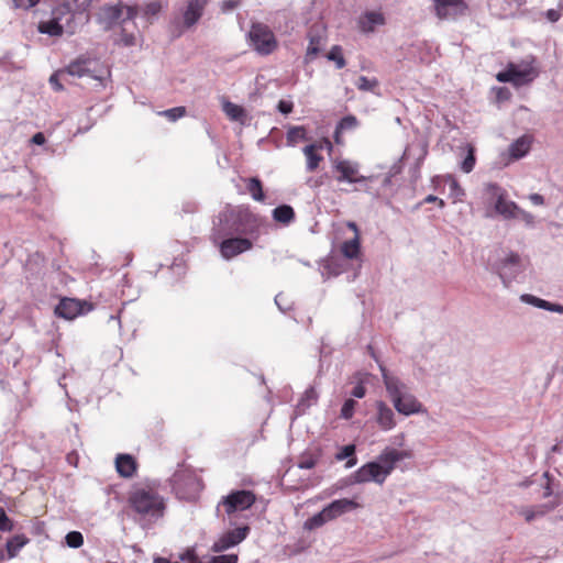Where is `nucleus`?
Returning <instances> with one entry per match:
<instances>
[{"instance_id":"f257e3e1","label":"nucleus","mask_w":563,"mask_h":563,"mask_svg":"<svg viewBox=\"0 0 563 563\" xmlns=\"http://www.w3.org/2000/svg\"><path fill=\"white\" fill-rule=\"evenodd\" d=\"M263 224V218L254 213L249 206H227L216 217L210 239L217 243L225 236L236 234L256 240Z\"/></svg>"},{"instance_id":"f03ea898","label":"nucleus","mask_w":563,"mask_h":563,"mask_svg":"<svg viewBox=\"0 0 563 563\" xmlns=\"http://www.w3.org/2000/svg\"><path fill=\"white\" fill-rule=\"evenodd\" d=\"M129 507L142 518L158 519L165 511L164 498L157 487L152 484H139L133 486L128 495Z\"/></svg>"},{"instance_id":"7ed1b4c3","label":"nucleus","mask_w":563,"mask_h":563,"mask_svg":"<svg viewBox=\"0 0 563 563\" xmlns=\"http://www.w3.org/2000/svg\"><path fill=\"white\" fill-rule=\"evenodd\" d=\"M409 457L411 453L408 451L385 450L377 461L364 464L354 473V482L361 484L373 481L382 485L394 471L396 463Z\"/></svg>"},{"instance_id":"20e7f679","label":"nucleus","mask_w":563,"mask_h":563,"mask_svg":"<svg viewBox=\"0 0 563 563\" xmlns=\"http://www.w3.org/2000/svg\"><path fill=\"white\" fill-rule=\"evenodd\" d=\"M382 371L388 396L399 413L410 416L426 411L422 404L412 394L406 391V386L398 378L388 375L384 368Z\"/></svg>"},{"instance_id":"39448f33","label":"nucleus","mask_w":563,"mask_h":563,"mask_svg":"<svg viewBox=\"0 0 563 563\" xmlns=\"http://www.w3.org/2000/svg\"><path fill=\"white\" fill-rule=\"evenodd\" d=\"M172 487L177 498L194 501L202 490L203 484L194 470H177L170 478Z\"/></svg>"},{"instance_id":"423d86ee","label":"nucleus","mask_w":563,"mask_h":563,"mask_svg":"<svg viewBox=\"0 0 563 563\" xmlns=\"http://www.w3.org/2000/svg\"><path fill=\"white\" fill-rule=\"evenodd\" d=\"M539 75L534 66V59L521 60L520 63H508L503 71L496 75L499 82H510L515 87L531 84Z\"/></svg>"},{"instance_id":"0eeeda50","label":"nucleus","mask_w":563,"mask_h":563,"mask_svg":"<svg viewBox=\"0 0 563 563\" xmlns=\"http://www.w3.org/2000/svg\"><path fill=\"white\" fill-rule=\"evenodd\" d=\"M250 46L261 56L275 53L279 43L273 30L265 23L253 22L247 33Z\"/></svg>"},{"instance_id":"6e6552de","label":"nucleus","mask_w":563,"mask_h":563,"mask_svg":"<svg viewBox=\"0 0 563 563\" xmlns=\"http://www.w3.org/2000/svg\"><path fill=\"white\" fill-rule=\"evenodd\" d=\"M123 12H125V18L122 19V24L125 25L128 21H131L135 25L133 21L137 15V8L124 5L122 2L101 7L98 13V21L103 24L104 29H111L120 21Z\"/></svg>"},{"instance_id":"1a4fd4ad","label":"nucleus","mask_w":563,"mask_h":563,"mask_svg":"<svg viewBox=\"0 0 563 563\" xmlns=\"http://www.w3.org/2000/svg\"><path fill=\"white\" fill-rule=\"evenodd\" d=\"M487 196L495 200V210L506 219H514L523 213V211L515 203L506 199L507 192L497 184H487L485 186Z\"/></svg>"},{"instance_id":"9d476101","label":"nucleus","mask_w":563,"mask_h":563,"mask_svg":"<svg viewBox=\"0 0 563 563\" xmlns=\"http://www.w3.org/2000/svg\"><path fill=\"white\" fill-rule=\"evenodd\" d=\"M255 501L256 496L253 492L245 489L233 490L221 499L219 507L222 506L230 516L234 512L250 509Z\"/></svg>"},{"instance_id":"9b49d317","label":"nucleus","mask_w":563,"mask_h":563,"mask_svg":"<svg viewBox=\"0 0 563 563\" xmlns=\"http://www.w3.org/2000/svg\"><path fill=\"white\" fill-rule=\"evenodd\" d=\"M216 244L219 246L221 256L225 260H231L253 249L252 239L241 235L225 236L218 241Z\"/></svg>"},{"instance_id":"f8f14e48","label":"nucleus","mask_w":563,"mask_h":563,"mask_svg":"<svg viewBox=\"0 0 563 563\" xmlns=\"http://www.w3.org/2000/svg\"><path fill=\"white\" fill-rule=\"evenodd\" d=\"M92 305L75 298H62L59 303L55 307V314L66 320H74L78 316L91 311Z\"/></svg>"},{"instance_id":"ddd939ff","label":"nucleus","mask_w":563,"mask_h":563,"mask_svg":"<svg viewBox=\"0 0 563 563\" xmlns=\"http://www.w3.org/2000/svg\"><path fill=\"white\" fill-rule=\"evenodd\" d=\"M433 7L440 20H455L465 15L468 10L465 0H433Z\"/></svg>"},{"instance_id":"4468645a","label":"nucleus","mask_w":563,"mask_h":563,"mask_svg":"<svg viewBox=\"0 0 563 563\" xmlns=\"http://www.w3.org/2000/svg\"><path fill=\"white\" fill-rule=\"evenodd\" d=\"M69 15V20L73 19L70 8L68 4H63L53 11V19L49 21H42L38 23L37 30L40 33L48 34L51 36H60L64 33V26L60 23L62 15Z\"/></svg>"},{"instance_id":"2eb2a0df","label":"nucleus","mask_w":563,"mask_h":563,"mask_svg":"<svg viewBox=\"0 0 563 563\" xmlns=\"http://www.w3.org/2000/svg\"><path fill=\"white\" fill-rule=\"evenodd\" d=\"M209 0H186L181 9L183 26L191 29L202 18Z\"/></svg>"},{"instance_id":"dca6fc26","label":"nucleus","mask_w":563,"mask_h":563,"mask_svg":"<svg viewBox=\"0 0 563 563\" xmlns=\"http://www.w3.org/2000/svg\"><path fill=\"white\" fill-rule=\"evenodd\" d=\"M250 527H239L233 530L224 532L220 538L212 544L211 550L216 553L223 552L239 543H241L249 534Z\"/></svg>"},{"instance_id":"f3484780","label":"nucleus","mask_w":563,"mask_h":563,"mask_svg":"<svg viewBox=\"0 0 563 563\" xmlns=\"http://www.w3.org/2000/svg\"><path fill=\"white\" fill-rule=\"evenodd\" d=\"M333 168L336 173H339V176L336 177L339 183L346 181L350 184H355L363 183L367 179L365 176L360 175L357 164L347 159L336 161L333 165Z\"/></svg>"},{"instance_id":"a211bd4d","label":"nucleus","mask_w":563,"mask_h":563,"mask_svg":"<svg viewBox=\"0 0 563 563\" xmlns=\"http://www.w3.org/2000/svg\"><path fill=\"white\" fill-rule=\"evenodd\" d=\"M346 227L353 231L354 235L352 239L344 241L341 246L340 251L342 255L347 260H356L361 255V234L358 227L355 222L349 221L346 223Z\"/></svg>"},{"instance_id":"6ab92c4d","label":"nucleus","mask_w":563,"mask_h":563,"mask_svg":"<svg viewBox=\"0 0 563 563\" xmlns=\"http://www.w3.org/2000/svg\"><path fill=\"white\" fill-rule=\"evenodd\" d=\"M560 499L558 496H554L552 500L547 504L532 506V507H521L518 509V515L521 516L526 522L530 523L537 518H541L547 515L549 511L553 510L556 506H559Z\"/></svg>"},{"instance_id":"aec40b11","label":"nucleus","mask_w":563,"mask_h":563,"mask_svg":"<svg viewBox=\"0 0 563 563\" xmlns=\"http://www.w3.org/2000/svg\"><path fill=\"white\" fill-rule=\"evenodd\" d=\"M386 23L385 15L380 11H366L357 19V27L362 33H372L376 26Z\"/></svg>"},{"instance_id":"412c9836","label":"nucleus","mask_w":563,"mask_h":563,"mask_svg":"<svg viewBox=\"0 0 563 563\" xmlns=\"http://www.w3.org/2000/svg\"><path fill=\"white\" fill-rule=\"evenodd\" d=\"M376 423L383 431H389L397 424L395 413L384 401H376Z\"/></svg>"},{"instance_id":"4be33fe9","label":"nucleus","mask_w":563,"mask_h":563,"mask_svg":"<svg viewBox=\"0 0 563 563\" xmlns=\"http://www.w3.org/2000/svg\"><path fill=\"white\" fill-rule=\"evenodd\" d=\"M360 504L355 500L342 498L336 499L330 503L328 506L323 508L329 521L336 519L341 515L351 511L353 509H357Z\"/></svg>"},{"instance_id":"5701e85b","label":"nucleus","mask_w":563,"mask_h":563,"mask_svg":"<svg viewBox=\"0 0 563 563\" xmlns=\"http://www.w3.org/2000/svg\"><path fill=\"white\" fill-rule=\"evenodd\" d=\"M139 464L131 454H118L115 457V470L123 478H131L137 472Z\"/></svg>"},{"instance_id":"b1692460","label":"nucleus","mask_w":563,"mask_h":563,"mask_svg":"<svg viewBox=\"0 0 563 563\" xmlns=\"http://www.w3.org/2000/svg\"><path fill=\"white\" fill-rule=\"evenodd\" d=\"M91 63V58L81 55L75 60H73L65 69H62V73H66L67 75L77 77L92 76L90 69Z\"/></svg>"},{"instance_id":"393cba45","label":"nucleus","mask_w":563,"mask_h":563,"mask_svg":"<svg viewBox=\"0 0 563 563\" xmlns=\"http://www.w3.org/2000/svg\"><path fill=\"white\" fill-rule=\"evenodd\" d=\"M322 150V143L309 144L303 147V154L307 159V170L314 172L320 163L323 161V156L319 153Z\"/></svg>"},{"instance_id":"a878e982","label":"nucleus","mask_w":563,"mask_h":563,"mask_svg":"<svg viewBox=\"0 0 563 563\" xmlns=\"http://www.w3.org/2000/svg\"><path fill=\"white\" fill-rule=\"evenodd\" d=\"M30 542V539L23 534H14L10 537L5 542L7 558L8 560L18 556L19 552Z\"/></svg>"},{"instance_id":"bb28decb","label":"nucleus","mask_w":563,"mask_h":563,"mask_svg":"<svg viewBox=\"0 0 563 563\" xmlns=\"http://www.w3.org/2000/svg\"><path fill=\"white\" fill-rule=\"evenodd\" d=\"M530 146H531L530 137L521 136L510 145L509 154L515 159L521 158L529 152Z\"/></svg>"},{"instance_id":"cd10ccee","label":"nucleus","mask_w":563,"mask_h":563,"mask_svg":"<svg viewBox=\"0 0 563 563\" xmlns=\"http://www.w3.org/2000/svg\"><path fill=\"white\" fill-rule=\"evenodd\" d=\"M307 129L302 125L289 126L286 133V143L288 146H296L299 142L306 141Z\"/></svg>"},{"instance_id":"c85d7f7f","label":"nucleus","mask_w":563,"mask_h":563,"mask_svg":"<svg viewBox=\"0 0 563 563\" xmlns=\"http://www.w3.org/2000/svg\"><path fill=\"white\" fill-rule=\"evenodd\" d=\"M308 40L309 44L307 47L306 57L313 58L320 53L324 38L321 34L314 33V31L311 30L308 34Z\"/></svg>"},{"instance_id":"c756f323","label":"nucleus","mask_w":563,"mask_h":563,"mask_svg":"<svg viewBox=\"0 0 563 563\" xmlns=\"http://www.w3.org/2000/svg\"><path fill=\"white\" fill-rule=\"evenodd\" d=\"M273 218L283 224H289L295 219V211L290 206L282 205L273 210Z\"/></svg>"},{"instance_id":"7c9ffc66","label":"nucleus","mask_w":563,"mask_h":563,"mask_svg":"<svg viewBox=\"0 0 563 563\" xmlns=\"http://www.w3.org/2000/svg\"><path fill=\"white\" fill-rule=\"evenodd\" d=\"M358 124V120L354 115H346L342 118L336 125L335 132H334V141L336 144L341 143L340 134L343 131L355 129Z\"/></svg>"},{"instance_id":"2f4dec72","label":"nucleus","mask_w":563,"mask_h":563,"mask_svg":"<svg viewBox=\"0 0 563 563\" xmlns=\"http://www.w3.org/2000/svg\"><path fill=\"white\" fill-rule=\"evenodd\" d=\"M247 191L255 201L263 202L265 200V194L263 190L262 181L257 177L247 179L246 184Z\"/></svg>"},{"instance_id":"473e14b6","label":"nucleus","mask_w":563,"mask_h":563,"mask_svg":"<svg viewBox=\"0 0 563 563\" xmlns=\"http://www.w3.org/2000/svg\"><path fill=\"white\" fill-rule=\"evenodd\" d=\"M335 459L338 461H343L345 459H349L345 466L347 468L353 467L357 460L355 457V445L354 444H347L340 449V451L335 454Z\"/></svg>"},{"instance_id":"72a5a7b5","label":"nucleus","mask_w":563,"mask_h":563,"mask_svg":"<svg viewBox=\"0 0 563 563\" xmlns=\"http://www.w3.org/2000/svg\"><path fill=\"white\" fill-rule=\"evenodd\" d=\"M223 111L232 121H241L245 117L244 109L241 106L230 101H225L223 103Z\"/></svg>"},{"instance_id":"f704fd0d","label":"nucleus","mask_w":563,"mask_h":563,"mask_svg":"<svg viewBox=\"0 0 563 563\" xmlns=\"http://www.w3.org/2000/svg\"><path fill=\"white\" fill-rule=\"evenodd\" d=\"M327 58L334 62L338 69H342L346 65V60L343 56V49L340 45H333L327 54Z\"/></svg>"},{"instance_id":"c9c22d12","label":"nucleus","mask_w":563,"mask_h":563,"mask_svg":"<svg viewBox=\"0 0 563 563\" xmlns=\"http://www.w3.org/2000/svg\"><path fill=\"white\" fill-rule=\"evenodd\" d=\"M466 150H467V155L461 164V169L464 173L468 174L474 169V166L476 163V157H475V147L472 144H467Z\"/></svg>"},{"instance_id":"e433bc0d","label":"nucleus","mask_w":563,"mask_h":563,"mask_svg":"<svg viewBox=\"0 0 563 563\" xmlns=\"http://www.w3.org/2000/svg\"><path fill=\"white\" fill-rule=\"evenodd\" d=\"M329 519L325 515V511L322 509L320 512L313 515L305 522V527L309 530L317 529L328 522Z\"/></svg>"},{"instance_id":"4c0bfd02","label":"nucleus","mask_w":563,"mask_h":563,"mask_svg":"<svg viewBox=\"0 0 563 563\" xmlns=\"http://www.w3.org/2000/svg\"><path fill=\"white\" fill-rule=\"evenodd\" d=\"M317 400H318V393H317L316 388L309 387L303 393L298 406L302 407V408H307V407H310L312 404L317 402Z\"/></svg>"},{"instance_id":"58836bf2","label":"nucleus","mask_w":563,"mask_h":563,"mask_svg":"<svg viewBox=\"0 0 563 563\" xmlns=\"http://www.w3.org/2000/svg\"><path fill=\"white\" fill-rule=\"evenodd\" d=\"M521 300L527 302V303H530L534 307H538V308H541V309H544V310H548L550 311V308H551V302L550 301H547L544 299H541V298H538L533 295H522L521 296Z\"/></svg>"},{"instance_id":"ea45409f","label":"nucleus","mask_w":563,"mask_h":563,"mask_svg":"<svg viewBox=\"0 0 563 563\" xmlns=\"http://www.w3.org/2000/svg\"><path fill=\"white\" fill-rule=\"evenodd\" d=\"M355 85L358 90L373 91L378 86V80L376 78L369 79L365 76H361Z\"/></svg>"},{"instance_id":"a19ab883","label":"nucleus","mask_w":563,"mask_h":563,"mask_svg":"<svg viewBox=\"0 0 563 563\" xmlns=\"http://www.w3.org/2000/svg\"><path fill=\"white\" fill-rule=\"evenodd\" d=\"M158 114L167 118L169 121H176V120L185 117L186 108L185 107H175L172 109L161 111V112H158Z\"/></svg>"},{"instance_id":"79ce46f5","label":"nucleus","mask_w":563,"mask_h":563,"mask_svg":"<svg viewBox=\"0 0 563 563\" xmlns=\"http://www.w3.org/2000/svg\"><path fill=\"white\" fill-rule=\"evenodd\" d=\"M356 406V400L352 398L346 399L341 408L340 417L346 420L351 419L354 415Z\"/></svg>"},{"instance_id":"37998d69","label":"nucleus","mask_w":563,"mask_h":563,"mask_svg":"<svg viewBox=\"0 0 563 563\" xmlns=\"http://www.w3.org/2000/svg\"><path fill=\"white\" fill-rule=\"evenodd\" d=\"M66 543L69 548H80L84 544V537L79 531H70L65 537Z\"/></svg>"},{"instance_id":"c03bdc74","label":"nucleus","mask_w":563,"mask_h":563,"mask_svg":"<svg viewBox=\"0 0 563 563\" xmlns=\"http://www.w3.org/2000/svg\"><path fill=\"white\" fill-rule=\"evenodd\" d=\"M318 463V459L312 454H303L298 461V467L302 470H311Z\"/></svg>"},{"instance_id":"a18cd8bd","label":"nucleus","mask_w":563,"mask_h":563,"mask_svg":"<svg viewBox=\"0 0 563 563\" xmlns=\"http://www.w3.org/2000/svg\"><path fill=\"white\" fill-rule=\"evenodd\" d=\"M161 9H162L161 1L154 0V1L148 2L144 7V14L147 16H153V15H156L161 11Z\"/></svg>"},{"instance_id":"49530a36","label":"nucleus","mask_w":563,"mask_h":563,"mask_svg":"<svg viewBox=\"0 0 563 563\" xmlns=\"http://www.w3.org/2000/svg\"><path fill=\"white\" fill-rule=\"evenodd\" d=\"M208 563H238V555H218L213 556Z\"/></svg>"},{"instance_id":"de8ad7c7","label":"nucleus","mask_w":563,"mask_h":563,"mask_svg":"<svg viewBox=\"0 0 563 563\" xmlns=\"http://www.w3.org/2000/svg\"><path fill=\"white\" fill-rule=\"evenodd\" d=\"M14 8L29 10L35 7L40 0H12Z\"/></svg>"},{"instance_id":"09e8293b","label":"nucleus","mask_w":563,"mask_h":563,"mask_svg":"<svg viewBox=\"0 0 563 563\" xmlns=\"http://www.w3.org/2000/svg\"><path fill=\"white\" fill-rule=\"evenodd\" d=\"M135 35L133 33H128L126 32V27L123 26L122 29V35H121V43L125 46H132V45H135L136 41H135Z\"/></svg>"},{"instance_id":"8fccbe9b","label":"nucleus","mask_w":563,"mask_h":563,"mask_svg":"<svg viewBox=\"0 0 563 563\" xmlns=\"http://www.w3.org/2000/svg\"><path fill=\"white\" fill-rule=\"evenodd\" d=\"M66 73H62V69L54 73L51 77H49V84L52 85L53 89L55 91H62L64 89L63 85L59 82L58 80V77L59 76H64Z\"/></svg>"},{"instance_id":"3c124183","label":"nucleus","mask_w":563,"mask_h":563,"mask_svg":"<svg viewBox=\"0 0 563 563\" xmlns=\"http://www.w3.org/2000/svg\"><path fill=\"white\" fill-rule=\"evenodd\" d=\"M278 110L284 113L288 114L292 111L294 104L290 101L280 100L277 106Z\"/></svg>"},{"instance_id":"603ef678","label":"nucleus","mask_w":563,"mask_h":563,"mask_svg":"<svg viewBox=\"0 0 563 563\" xmlns=\"http://www.w3.org/2000/svg\"><path fill=\"white\" fill-rule=\"evenodd\" d=\"M543 477L545 478V486H544V490H543V497L544 498H549L553 495V492H552V488H551V483H550V477H549V473L545 472L543 474Z\"/></svg>"},{"instance_id":"864d4df0","label":"nucleus","mask_w":563,"mask_h":563,"mask_svg":"<svg viewBox=\"0 0 563 563\" xmlns=\"http://www.w3.org/2000/svg\"><path fill=\"white\" fill-rule=\"evenodd\" d=\"M366 394V388L363 384H357L351 391V395L355 398H363Z\"/></svg>"},{"instance_id":"5fc2aeb1","label":"nucleus","mask_w":563,"mask_h":563,"mask_svg":"<svg viewBox=\"0 0 563 563\" xmlns=\"http://www.w3.org/2000/svg\"><path fill=\"white\" fill-rule=\"evenodd\" d=\"M239 5V1L236 0H225L221 4V9L223 12L231 11L235 9Z\"/></svg>"},{"instance_id":"6e6d98bb","label":"nucleus","mask_w":563,"mask_h":563,"mask_svg":"<svg viewBox=\"0 0 563 563\" xmlns=\"http://www.w3.org/2000/svg\"><path fill=\"white\" fill-rule=\"evenodd\" d=\"M520 262V257L518 254H515V253H511L509 256H507L505 260H504V266L506 265H515L517 266Z\"/></svg>"},{"instance_id":"4d7b16f0","label":"nucleus","mask_w":563,"mask_h":563,"mask_svg":"<svg viewBox=\"0 0 563 563\" xmlns=\"http://www.w3.org/2000/svg\"><path fill=\"white\" fill-rule=\"evenodd\" d=\"M423 202H426V203L438 202L440 208H443L445 206V202H444L443 199H440V198H438L437 196H433V195L427 196L424 198Z\"/></svg>"},{"instance_id":"13d9d810","label":"nucleus","mask_w":563,"mask_h":563,"mask_svg":"<svg viewBox=\"0 0 563 563\" xmlns=\"http://www.w3.org/2000/svg\"><path fill=\"white\" fill-rule=\"evenodd\" d=\"M45 141V136L42 132L35 133L31 139V142L36 145H43Z\"/></svg>"},{"instance_id":"bf43d9fd","label":"nucleus","mask_w":563,"mask_h":563,"mask_svg":"<svg viewBox=\"0 0 563 563\" xmlns=\"http://www.w3.org/2000/svg\"><path fill=\"white\" fill-rule=\"evenodd\" d=\"M529 199L536 206H542L544 203V198L539 194H531Z\"/></svg>"},{"instance_id":"052dcab7","label":"nucleus","mask_w":563,"mask_h":563,"mask_svg":"<svg viewBox=\"0 0 563 563\" xmlns=\"http://www.w3.org/2000/svg\"><path fill=\"white\" fill-rule=\"evenodd\" d=\"M547 18L551 22H556L560 19V13L556 10H554V9H550V10L547 11Z\"/></svg>"},{"instance_id":"680f3d73","label":"nucleus","mask_w":563,"mask_h":563,"mask_svg":"<svg viewBox=\"0 0 563 563\" xmlns=\"http://www.w3.org/2000/svg\"><path fill=\"white\" fill-rule=\"evenodd\" d=\"M550 311H552V312L563 313V306L558 305V303H552V302H551Z\"/></svg>"},{"instance_id":"e2e57ef3","label":"nucleus","mask_w":563,"mask_h":563,"mask_svg":"<svg viewBox=\"0 0 563 563\" xmlns=\"http://www.w3.org/2000/svg\"><path fill=\"white\" fill-rule=\"evenodd\" d=\"M4 560H8L7 550H5V548L4 549L0 548V561H4Z\"/></svg>"},{"instance_id":"0e129e2a","label":"nucleus","mask_w":563,"mask_h":563,"mask_svg":"<svg viewBox=\"0 0 563 563\" xmlns=\"http://www.w3.org/2000/svg\"><path fill=\"white\" fill-rule=\"evenodd\" d=\"M323 143L327 145L328 150L331 151L332 150V144L331 142L328 140V139H324L323 140Z\"/></svg>"}]
</instances>
